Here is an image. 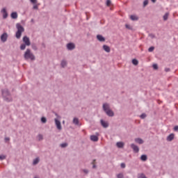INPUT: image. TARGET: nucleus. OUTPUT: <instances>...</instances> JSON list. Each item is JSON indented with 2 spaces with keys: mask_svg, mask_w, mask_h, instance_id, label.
I'll use <instances>...</instances> for the list:
<instances>
[{
  "mask_svg": "<svg viewBox=\"0 0 178 178\" xmlns=\"http://www.w3.org/2000/svg\"><path fill=\"white\" fill-rule=\"evenodd\" d=\"M66 65H67V63H66L65 60H63V61L61 62V66H62V67H65V66H66Z\"/></svg>",
  "mask_w": 178,
  "mask_h": 178,
  "instance_id": "nucleus-25",
  "label": "nucleus"
},
{
  "mask_svg": "<svg viewBox=\"0 0 178 178\" xmlns=\"http://www.w3.org/2000/svg\"><path fill=\"white\" fill-rule=\"evenodd\" d=\"M92 165H93V169H95V168H97V165H95V160H93V161H92Z\"/></svg>",
  "mask_w": 178,
  "mask_h": 178,
  "instance_id": "nucleus-36",
  "label": "nucleus"
},
{
  "mask_svg": "<svg viewBox=\"0 0 178 178\" xmlns=\"http://www.w3.org/2000/svg\"><path fill=\"white\" fill-rule=\"evenodd\" d=\"M33 9H38V6L34 5L33 6Z\"/></svg>",
  "mask_w": 178,
  "mask_h": 178,
  "instance_id": "nucleus-44",
  "label": "nucleus"
},
{
  "mask_svg": "<svg viewBox=\"0 0 178 178\" xmlns=\"http://www.w3.org/2000/svg\"><path fill=\"white\" fill-rule=\"evenodd\" d=\"M168 17H169V13H166L163 16V20H168Z\"/></svg>",
  "mask_w": 178,
  "mask_h": 178,
  "instance_id": "nucleus-24",
  "label": "nucleus"
},
{
  "mask_svg": "<svg viewBox=\"0 0 178 178\" xmlns=\"http://www.w3.org/2000/svg\"><path fill=\"white\" fill-rule=\"evenodd\" d=\"M38 138L39 140H42V135H38Z\"/></svg>",
  "mask_w": 178,
  "mask_h": 178,
  "instance_id": "nucleus-39",
  "label": "nucleus"
},
{
  "mask_svg": "<svg viewBox=\"0 0 178 178\" xmlns=\"http://www.w3.org/2000/svg\"><path fill=\"white\" fill-rule=\"evenodd\" d=\"M20 49H22V51L26 49V44H23L20 46Z\"/></svg>",
  "mask_w": 178,
  "mask_h": 178,
  "instance_id": "nucleus-28",
  "label": "nucleus"
},
{
  "mask_svg": "<svg viewBox=\"0 0 178 178\" xmlns=\"http://www.w3.org/2000/svg\"><path fill=\"white\" fill-rule=\"evenodd\" d=\"M146 117H147V115H145V113H143L140 115L141 119H145V118H146Z\"/></svg>",
  "mask_w": 178,
  "mask_h": 178,
  "instance_id": "nucleus-37",
  "label": "nucleus"
},
{
  "mask_svg": "<svg viewBox=\"0 0 178 178\" xmlns=\"http://www.w3.org/2000/svg\"><path fill=\"white\" fill-rule=\"evenodd\" d=\"M100 122H101L102 126H103L105 129H106V127H108V126H109V124H108V122L104 121V120H101Z\"/></svg>",
  "mask_w": 178,
  "mask_h": 178,
  "instance_id": "nucleus-10",
  "label": "nucleus"
},
{
  "mask_svg": "<svg viewBox=\"0 0 178 178\" xmlns=\"http://www.w3.org/2000/svg\"><path fill=\"white\" fill-rule=\"evenodd\" d=\"M1 12L3 13V19H6V17H8V13L6 12V8H3Z\"/></svg>",
  "mask_w": 178,
  "mask_h": 178,
  "instance_id": "nucleus-9",
  "label": "nucleus"
},
{
  "mask_svg": "<svg viewBox=\"0 0 178 178\" xmlns=\"http://www.w3.org/2000/svg\"><path fill=\"white\" fill-rule=\"evenodd\" d=\"M111 0H107V1H106V5H107V6H111Z\"/></svg>",
  "mask_w": 178,
  "mask_h": 178,
  "instance_id": "nucleus-34",
  "label": "nucleus"
},
{
  "mask_svg": "<svg viewBox=\"0 0 178 178\" xmlns=\"http://www.w3.org/2000/svg\"><path fill=\"white\" fill-rule=\"evenodd\" d=\"M121 168H122L123 169H124V168H126V164H124V163H121Z\"/></svg>",
  "mask_w": 178,
  "mask_h": 178,
  "instance_id": "nucleus-40",
  "label": "nucleus"
},
{
  "mask_svg": "<svg viewBox=\"0 0 178 178\" xmlns=\"http://www.w3.org/2000/svg\"><path fill=\"white\" fill-rule=\"evenodd\" d=\"M140 159H141V161H147V155H145V154L142 155L140 157Z\"/></svg>",
  "mask_w": 178,
  "mask_h": 178,
  "instance_id": "nucleus-21",
  "label": "nucleus"
},
{
  "mask_svg": "<svg viewBox=\"0 0 178 178\" xmlns=\"http://www.w3.org/2000/svg\"><path fill=\"white\" fill-rule=\"evenodd\" d=\"M38 162H40V159L39 158H36L35 159L33 160V165H37V163H38Z\"/></svg>",
  "mask_w": 178,
  "mask_h": 178,
  "instance_id": "nucleus-23",
  "label": "nucleus"
},
{
  "mask_svg": "<svg viewBox=\"0 0 178 178\" xmlns=\"http://www.w3.org/2000/svg\"><path fill=\"white\" fill-rule=\"evenodd\" d=\"M116 145L118 148H123V147H124V143L122 142H118Z\"/></svg>",
  "mask_w": 178,
  "mask_h": 178,
  "instance_id": "nucleus-15",
  "label": "nucleus"
},
{
  "mask_svg": "<svg viewBox=\"0 0 178 178\" xmlns=\"http://www.w3.org/2000/svg\"><path fill=\"white\" fill-rule=\"evenodd\" d=\"M149 35L150 38H155V35L154 34H149Z\"/></svg>",
  "mask_w": 178,
  "mask_h": 178,
  "instance_id": "nucleus-41",
  "label": "nucleus"
},
{
  "mask_svg": "<svg viewBox=\"0 0 178 178\" xmlns=\"http://www.w3.org/2000/svg\"><path fill=\"white\" fill-rule=\"evenodd\" d=\"M165 72H170V69H169V68H165Z\"/></svg>",
  "mask_w": 178,
  "mask_h": 178,
  "instance_id": "nucleus-45",
  "label": "nucleus"
},
{
  "mask_svg": "<svg viewBox=\"0 0 178 178\" xmlns=\"http://www.w3.org/2000/svg\"><path fill=\"white\" fill-rule=\"evenodd\" d=\"M97 38L101 42H104V41H105V38L101 35H97Z\"/></svg>",
  "mask_w": 178,
  "mask_h": 178,
  "instance_id": "nucleus-8",
  "label": "nucleus"
},
{
  "mask_svg": "<svg viewBox=\"0 0 178 178\" xmlns=\"http://www.w3.org/2000/svg\"><path fill=\"white\" fill-rule=\"evenodd\" d=\"M130 19H131V20H133V21L138 20V16L137 15H130Z\"/></svg>",
  "mask_w": 178,
  "mask_h": 178,
  "instance_id": "nucleus-16",
  "label": "nucleus"
},
{
  "mask_svg": "<svg viewBox=\"0 0 178 178\" xmlns=\"http://www.w3.org/2000/svg\"><path fill=\"white\" fill-rule=\"evenodd\" d=\"M54 120H55V123L57 129L58 130H62V125L60 124V121L58 120V119L56 118Z\"/></svg>",
  "mask_w": 178,
  "mask_h": 178,
  "instance_id": "nucleus-5",
  "label": "nucleus"
},
{
  "mask_svg": "<svg viewBox=\"0 0 178 178\" xmlns=\"http://www.w3.org/2000/svg\"><path fill=\"white\" fill-rule=\"evenodd\" d=\"M24 58L25 59H31V60H34L35 59V57L34 56V54L31 53L30 49H26L25 54H24Z\"/></svg>",
  "mask_w": 178,
  "mask_h": 178,
  "instance_id": "nucleus-3",
  "label": "nucleus"
},
{
  "mask_svg": "<svg viewBox=\"0 0 178 178\" xmlns=\"http://www.w3.org/2000/svg\"><path fill=\"white\" fill-rule=\"evenodd\" d=\"M41 122L42 123H47V118H45L44 117L42 118Z\"/></svg>",
  "mask_w": 178,
  "mask_h": 178,
  "instance_id": "nucleus-26",
  "label": "nucleus"
},
{
  "mask_svg": "<svg viewBox=\"0 0 178 178\" xmlns=\"http://www.w3.org/2000/svg\"><path fill=\"white\" fill-rule=\"evenodd\" d=\"M5 140H6V141H9L10 138H6Z\"/></svg>",
  "mask_w": 178,
  "mask_h": 178,
  "instance_id": "nucleus-47",
  "label": "nucleus"
},
{
  "mask_svg": "<svg viewBox=\"0 0 178 178\" xmlns=\"http://www.w3.org/2000/svg\"><path fill=\"white\" fill-rule=\"evenodd\" d=\"M23 42L27 47H30L31 42H30V38H29L27 36H24L23 38Z\"/></svg>",
  "mask_w": 178,
  "mask_h": 178,
  "instance_id": "nucleus-4",
  "label": "nucleus"
},
{
  "mask_svg": "<svg viewBox=\"0 0 178 178\" xmlns=\"http://www.w3.org/2000/svg\"><path fill=\"white\" fill-rule=\"evenodd\" d=\"M90 140H91V141L97 142V141H98V136H97L95 135H92V136H90Z\"/></svg>",
  "mask_w": 178,
  "mask_h": 178,
  "instance_id": "nucleus-13",
  "label": "nucleus"
},
{
  "mask_svg": "<svg viewBox=\"0 0 178 178\" xmlns=\"http://www.w3.org/2000/svg\"><path fill=\"white\" fill-rule=\"evenodd\" d=\"M103 109L106 112V115H108V116H113V111H112V110H111V108H109V104H104L103 105Z\"/></svg>",
  "mask_w": 178,
  "mask_h": 178,
  "instance_id": "nucleus-2",
  "label": "nucleus"
},
{
  "mask_svg": "<svg viewBox=\"0 0 178 178\" xmlns=\"http://www.w3.org/2000/svg\"><path fill=\"white\" fill-rule=\"evenodd\" d=\"M103 49L106 51V52H111V47H109L108 45L104 44L103 46Z\"/></svg>",
  "mask_w": 178,
  "mask_h": 178,
  "instance_id": "nucleus-12",
  "label": "nucleus"
},
{
  "mask_svg": "<svg viewBox=\"0 0 178 178\" xmlns=\"http://www.w3.org/2000/svg\"><path fill=\"white\" fill-rule=\"evenodd\" d=\"M32 3H37V0H30Z\"/></svg>",
  "mask_w": 178,
  "mask_h": 178,
  "instance_id": "nucleus-42",
  "label": "nucleus"
},
{
  "mask_svg": "<svg viewBox=\"0 0 178 178\" xmlns=\"http://www.w3.org/2000/svg\"><path fill=\"white\" fill-rule=\"evenodd\" d=\"M147 5H148V0H145V1L143 2V6H147Z\"/></svg>",
  "mask_w": 178,
  "mask_h": 178,
  "instance_id": "nucleus-35",
  "label": "nucleus"
},
{
  "mask_svg": "<svg viewBox=\"0 0 178 178\" xmlns=\"http://www.w3.org/2000/svg\"><path fill=\"white\" fill-rule=\"evenodd\" d=\"M131 148L134 149V152H138V151H140V149L138 147V146L134 144L131 145Z\"/></svg>",
  "mask_w": 178,
  "mask_h": 178,
  "instance_id": "nucleus-7",
  "label": "nucleus"
},
{
  "mask_svg": "<svg viewBox=\"0 0 178 178\" xmlns=\"http://www.w3.org/2000/svg\"><path fill=\"white\" fill-rule=\"evenodd\" d=\"M154 49H155V47H151L149 48L148 51H149V52H152L154 51Z\"/></svg>",
  "mask_w": 178,
  "mask_h": 178,
  "instance_id": "nucleus-30",
  "label": "nucleus"
},
{
  "mask_svg": "<svg viewBox=\"0 0 178 178\" xmlns=\"http://www.w3.org/2000/svg\"><path fill=\"white\" fill-rule=\"evenodd\" d=\"M152 2H153L154 3H155V2H156V0H152Z\"/></svg>",
  "mask_w": 178,
  "mask_h": 178,
  "instance_id": "nucleus-48",
  "label": "nucleus"
},
{
  "mask_svg": "<svg viewBox=\"0 0 178 178\" xmlns=\"http://www.w3.org/2000/svg\"><path fill=\"white\" fill-rule=\"evenodd\" d=\"M135 142L138 143V144H143L144 140H143L141 138H136Z\"/></svg>",
  "mask_w": 178,
  "mask_h": 178,
  "instance_id": "nucleus-17",
  "label": "nucleus"
},
{
  "mask_svg": "<svg viewBox=\"0 0 178 178\" xmlns=\"http://www.w3.org/2000/svg\"><path fill=\"white\" fill-rule=\"evenodd\" d=\"M174 130H175V131H177V130H178V126H175V127H174Z\"/></svg>",
  "mask_w": 178,
  "mask_h": 178,
  "instance_id": "nucleus-43",
  "label": "nucleus"
},
{
  "mask_svg": "<svg viewBox=\"0 0 178 178\" xmlns=\"http://www.w3.org/2000/svg\"><path fill=\"white\" fill-rule=\"evenodd\" d=\"M126 29H128V30H131L132 27L129 24L125 25Z\"/></svg>",
  "mask_w": 178,
  "mask_h": 178,
  "instance_id": "nucleus-29",
  "label": "nucleus"
},
{
  "mask_svg": "<svg viewBox=\"0 0 178 178\" xmlns=\"http://www.w3.org/2000/svg\"><path fill=\"white\" fill-rule=\"evenodd\" d=\"M73 123H74V124L79 125V119L76 118H74L73 120Z\"/></svg>",
  "mask_w": 178,
  "mask_h": 178,
  "instance_id": "nucleus-20",
  "label": "nucleus"
},
{
  "mask_svg": "<svg viewBox=\"0 0 178 178\" xmlns=\"http://www.w3.org/2000/svg\"><path fill=\"white\" fill-rule=\"evenodd\" d=\"M67 49H70V50L74 49V44H73V43L67 44Z\"/></svg>",
  "mask_w": 178,
  "mask_h": 178,
  "instance_id": "nucleus-11",
  "label": "nucleus"
},
{
  "mask_svg": "<svg viewBox=\"0 0 178 178\" xmlns=\"http://www.w3.org/2000/svg\"><path fill=\"white\" fill-rule=\"evenodd\" d=\"M60 147H61L62 148H65V147H67V143H62V144L60 145Z\"/></svg>",
  "mask_w": 178,
  "mask_h": 178,
  "instance_id": "nucleus-31",
  "label": "nucleus"
},
{
  "mask_svg": "<svg viewBox=\"0 0 178 178\" xmlns=\"http://www.w3.org/2000/svg\"><path fill=\"white\" fill-rule=\"evenodd\" d=\"M153 68L155 69V70H156V69H158V65L154 64L153 65Z\"/></svg>",
  "mask_w": 178,
  "mask_h": 178,
  "instance_id": "nucleus-38",
  "label": "nucleus"
},
{
  "mask_svg": "<svg viewBox=\"0 0 178 178\" xmlns=\"http://www.w3.org/2000/svg\"><path fill=\"white\" fill-rule=\"evenodd\" d=\"M16 27L17 29V31L16 33V38H20V37H22V33L24 31V28H23L20 24H17Z\"/></svg>",
  "mask_w": 178,
  "mask_h": 178,
  "instance_id": "nucleus-1",
  "label": "nucleus"
},
{
  "mask_svg": "<svg viewBox=\"0 0 178 178\" xmlns=\"http://www.w3.org/2000/svg\"><path fill=\"white\" fill-rule=\"evenodd\" d=\"M3 159H6V156L5 155H0V160L3 161Z\"/></svg>",
  "mask_w": 178,
  "mask_h": 178,
  "instance_id": "nucleus-27",
  "label": "nucleus"
},
{
  "mask_svg": "<svg viewBox=\"0 0 178 178\" xmlns=\"http://www.w3.org/2000/svg\"><path fill=\"white\" fill-rule=\"evenodd\" d=\"M117 177L118 178H123V173H120V174L117 175Z\"/></svg>",
  "mask_w": 178,
  "mask_h": 178,
  "instance_id": "nucleus-32",
  "label": "nucleus"
},
{
  "mask_svg": "<svg viewBox=\"0 0 178 178\" xmlns=\"http://www.w3.org/2000/svg\"><path fill=\"white\" fill-rule=\"evenodd\" d=\"M84 173H88V171L87 170H83Z\"/></svg>",
  "mask_w": 178,
  "mask_h": 178,
  "instance_id": "nucleus-46",
  "label": "nucleus"
},
{
  "mask_svg": "<svg viewBox=\"0 0 178 178\" xmlns=\"http://www.w3.org/2000/svg\"><path fill=\"white\" fill-rule=\"evenodd\" d=\"M132 63L133 65H135V66H137V65H138V60H137V59H133Z\"/></svg>",
  "mask_w": 178,
  "mask_h": 178,
  "instance_id": "nucleus-22",
  "label": "nucleus"
},
{
  "mask_svg": "<svg viewBox=\"0 0 178 178\" xmlns=\"http://www.w3.org/2000/svg\"><path fill=\"white\" fill-rule=\"evenodd\" d=\"M175 138V134H170L168 138H167V140L168 141H172V140H173Z\"/></svg>",
  "mask_w": 178,
  "mask_h": 178,
  "instance_id": "nucleus-14",
  "label": "nucleus"
},
{
  "mask_svg": "<svg viewBox=\"0 0 178 178\" xmlns=\"http://www.w3.org/2000/svg\"><path fill=\"white\" fill-rule=\"evenodd\" d=\"M2 94L3 97H8V95H9V91H8V90H4L2 91Z\"/></svg>",
  "mask_w": 178,
  "mask_h": 178,
  "instance_id": "nucleus-18",
  "label": "nucleus"
},
{
  "mask_svg": "<svg viewBox=\"0 0 178 178\" xmlns=\"http://www.w3.org/2000/svg\"><path fill=\"white\" fill-rule=\"evenodd\" d=\"M1 40L3 42H6V40H8V33H3L1 35Z\"/></svg>",
  "mask_w": 178,
  "mask_h": 178,
  "instance_id": "nucleus-6",
  "label": "nucleus"
},
{
  "mask_svg": "<svg viewBox=\"0 0 178 178\" xmlns=\"http://www.w3.org/2000/svg\"><path fill=\"white\" fill-rule=\"evenodd\" d=\"M11 17L12 19H17V13L14 12L11 13Z\"/></svg>",
  "mask_w": 178,
  "mask_h": 178,
  "instance_id": "nucleus-19",
  "label": "nucleus"
},
{
  "mask_svg": "<svg viewBox=\"0 0 178 178\" xmlns=\"http://www.w3.org/2000/svg\"><path fill=\"white\" fill-rule=\"evenodd\" d=\"M138 178H147V177H145L144 174H140L139 175Z\"/></svg>",
  "mask_w": 178,
  "mask_h": 178,
  "instance_id": "nucleus-33",
  "label": "nucleus"
}]
</instances>
